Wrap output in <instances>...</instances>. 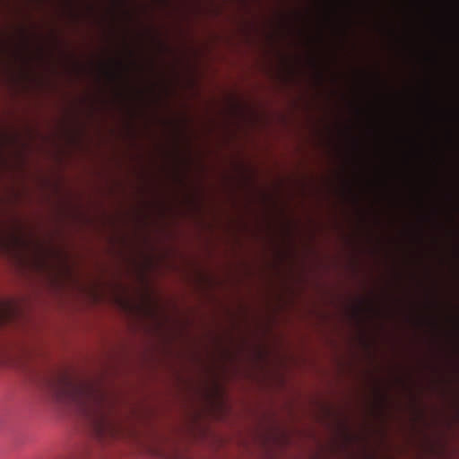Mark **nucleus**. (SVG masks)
<instances>
[{"instance_id": "1", "label": "nucleus", "mask_w": 459, "mask_h": 459, "mask_svg": "<svg viewBox=\"0 0 459 459\" xmlns=\"http://www.w3.org/2000/svg\"><path fill=\"white\" fill-rule=\"evenodd\" d=\"M50 385L58 402L75 406L91 421L98 438H104L106 434H115L116 429L104 409V394L97 387L84 381L74 380L63 373L57 374Z\"/></svg>"}, {"instance_id": "2", "label": "nucleus", "mask_w": 459, "mask_h": 459, "mask_svg": "<svg viewBox=\"0 0 459 459\" xmlns=\"http://www.w3.org/2000/svg\"><path fill=\"white\" fill-rule=\"evenodd\" d=\"M14 310L10 303L0 302V326L8 324L12 321L14 316ZM1 345H0V355H1Z\"/></svg>"}, {"instance_id": "3", "label": "nucleus", "mask_w": 459, "mask_h": 459, "mask_svg": "<svg viewBox=\"0 0 459 459\" xmlns=\"http://www.w3.org/2000/svg\"><path fill=\"white\" fill-rule=\"evenodd\" d=\"M163 459H195L178 446H171L166 451H161Z\"/></svg>"}]
</instances>
